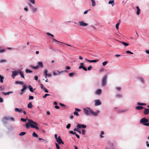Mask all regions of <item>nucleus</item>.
Returning <instances> with one entry per match:
<instances>
[{
    "label": "nucleus",
    "instance_id": "nucleus-8",
    "mask_svg": "<svg viewBox=\"0 0 149 149\" xmlns=\"http://www.w3.org/2000/svg\"><path fill=\"white\" fill-rule=\"evenodd\" d=\"M100 112V111L99 110H97L96 112H95L92 110V112H91V115H92L94 116H97Z\"/></svg>",
    "mask_w": 149,
    "mask_h": 149
},
{
    "label": "nucleus",
    "instance_id": "nucleus-37",
    "mask_svg": "<svg viewBox=\"0 0 149 149\" xmlns=\"http://www.w3.org/2000/svg\"><path fill=\"white\" fill-rule=\"evenodd\" d=\"M3 79L4 77H1V78H0V82L1 83H3Z\"/></svg>",
    "mask_w": 149,
    "mask_h": 149
},
{
    "label": "nucleus",
    "instance_id": "nucleus-7",
    "mask_svg": "<svg viewBox=\"0 0 149 149\" xmlns=\"http://www.w3.org/2000/svg\"><path fill=\"white\" fill-rule=\"evenodd\" d=\"M12 77L14 79L15 76L18 74H19V71L18 72L16 71H12Z\"/></svg>",
    "mask_w": 149,
    "mask_h": 149
},
{
    "label": "nucleus",
    "instance_id": "nucleus-59",
    "mask_svg": "<svg viewBox=\"0 0 149 149\" xmlns=\"http://www.w3.org/2000/svg\"><path fill=\"white\" fill-rule=\"evenodd\" d=\"M101 103H95V106H97L100 105L101 104Z\"/></svg>",
    "mask_w": 149,
    "mask_h": 149
},
{
    "label": "nucleus",
    "instance_id": "nucleus-50",
    "mask_svg": "<svg viewBox=\"0 0 149 149\" xmlns=\"http://www.w3.org/2000/svg\"><path fill=\"white\" fill-rule=\"evenodd\" d=\"M23 88L25 90H26L27 88V86H26V85H24L23 86Z\"/></svg>",
    "mask_w": 149,
    "mask_h": 149
},
{
    "label": "nucleus",
    "instance_id": "nucleus-21",
    "mask_svg": "<svg viewBox=\"0 0 149 149\" xmlns=\"http://www.w3.org/2000/svg\"><path fill=\"white\" fill-rule=\"evenodd\" d=\"M98 61L97 60H87V61L91 63L94 62L96 63L98 62Z\"/></svg>",
    "mask_w": 149,
    "mask_h": 149
},
{
    "label": "nucleus",
    "instance_id": "nucleus-29",
    "mask_svg": "<svg viewBox=\"0 0 149 149\" xmlns=\"http://www.w3.org/2000/svg\"><path fill=\"white\" fill-rule=\"evenodd\" d=\"M25 72L26 73H31L32 72V71L28 69H26L25 70Z\"/></svg>",
    "mask_w": 149,
    "mask_h": 149
},
{
    "label": "nucleus",
    "instance_id": "nucleus-4",
    "mask_svg": "<svg viewBox=\"0 0 149 149\" xmlns=\"http://www.w3.org/2000/svg\"><path fill=\"white\" fill-rule=\"evenodd\" d=\"M107 76L106 75L104 76L102 80V86H104L106 83V80Z\"/></svg>",
    "mask_w": 149,
    "mask_h": 149
},
{
    "label": "nucleus",
    "instance_id": "nucleus-17",
    "mask_svg": "<svg viewBox=\"0 0 149 149\" xmlns=\"http://www.w3.org/2000/svg\"><path fill=\"white\" fill-rule=\"evenodd\" d=\"M145 110L144 111V114L145 115L148 114L149 113V109H145Z\"/></svg>",
    "mask_w": 149,
    "mask_h": 149
},
{
    "label": "nucleus",
    "instance_id": "nucleus-16",
    "mask_svg": "<svg viewBox=\"0 0 149 149\" xmlns=\"http://www.w3.org/2000/svg\"><path fill=\"white\" fill-rule=\"evenodd\" d=\"M143 108V107L141 106H137L136 107V109L138 110H140Z\"/></svg>",
    "mask_w": 149,
    "mask_h": 149
},
{
    "label": "nucleus",
    "instance_id": "nucleus-41",
    "mask_svg": "<svg viewBox=\"0 0 149 149\" xmlns=\"http://www.w3.org/2000/svg\"><path fill=\"white\" fill-rule=\"evenodd\" d=\"M74 115H75L77 116H79V115L78 114V113L76 111H74Z\"/></svg>",
    "mask_w": 149,
    "mask_h": 149
},
{
    "label": "nucleus",
    "instance_id": "nucleus-48",
    "mask_svg": "<svg viewBox=\"0 0 149 149\" xmlns=\"http://www.w3.org/2000/svg\"><path fill=\"white\" fill-rule=\"evenodd\" d=\"M70 126H71V125H70V124H68V125L66 126V128H67V129H69V128H70Z\"/></svg>",
    "mask_w": 149,
    "mask_h": 149
},
{
    "label": "nucleus",
    "instance_id": "nucleus-6",
    "mask_svg": "<svg viewBox=\"0 0 149 149\" xmlns=\"http://www.w3.org/2000/svg\"><path fill=\"white\" fill-rule=\"evenodd\" d=\"M79 25L81 26H86L88 25V24L84 22V21H80L78 22Z\"/></svg>",
    "mask_w": 149,
    "mask_h": 149
},
{
    "label": "nucleus",
    "instance_id": "nucleus-19",
    "mask_svg": "<svg viewBox=\"0 0 149 149\" xmlns=\"http://www.w3.org/2000/svg\"><path fill=\"white\" fill-rule=\"evenodd\" d=\"M136 8L137 10L136 14L137 15H139V14L140 13V9L139 8V6H138L136 7Z\"/></svg>",
    "mask_w": 149,
    "mask_h": 149
},
{
    "label": "nucleus",
    "instance_id": "nucleus-49",
    "mask_svg": "<svg viewBox=\"0 0 149 149\" xmlns=\"http://www.w3.org/2000/svg\"><path fill=\"white\" fill-rule=\"evenodd\" d=\"M50 95L48 94H45V95L43 96V97L44 98H45L47 96L49 95Z\"/></svg>",
    "mask_w": 149,
    "mask_h": 149
},
{
    "label": "nucleus",
    "instance_id": "nucleus-15",
    "mask_svg": "<svg viewBox=\"0 0 149 149\" xmlns=\"http://www.w3.org/2000/svg\"><path fill=\"white\" fill-rule=\"evenodd\" d=\"M15 110L16 112H18V113H21L22 112V109H19L18 108H16L15 109Z\"/></svg>",
    "mask_w": 149,
    "mask_h": 149
},
{
    "label": "nucleus",
    "instance_id": "nucleus-64",
    "mask_svg": "<svg viewBox=\"0 0 149 149\" xmlns=\"http://www.w3.org/2000/svg\"><path fill=\"white\" fill-rule=\"evenodd\" d=\"M82 69L85 71H87V69L86 68L84 67H83Z\"/></svg>",
    "mask_w": 149,
    "mask_h": 149
},
{
    "label": "nucleus",
    "instance_id": "nucleus-27",
    "mask_svg": "<svg viewBox=\"0 0 149 149\" xmlns=\"http://www.w3.org/2000/svg\"><path fill=\"white\" fill-rule=\"evenodd\" d=\"M91 1L92 2V6H95L96 4H95V1L94 0H91Z\"/></svg>",
    "mask_w": 149,
    "mask_h": 149
},
{
    "label": "nucleus",
    "instance_id": "nucleus-42",
    "mask_svg": "<svg viewBox=\"0 0 149 149\" xmlns=\"http://www.w3.org/2000/svg\"><path fill=\"white\" fill-rule=\"evenodd\" d=\"M119 23H117L116 25V28L118 30L119 29Z\"/></svg>",
    "mask_w": 149,
    "mask_h": 149
},
{
    "label": "nucleus",
    "instance_id": "nucleus-32",
    "mask_svg": "<svg viewBox=\"0 0 149 149\" xmlns=\"http://www.w3.org/2000/svg\"><path fill=\"white\" fill-rule=\"evenodd\" d=\"M48 71L47 70H44V74L45 75V78L47 77V74Z\"/></svg>",
    "mask_w": 149,
    "mask_h": 149
},
{
    "label": "nucleus",
    "instance_id": "nucleus-13",
    "mask_svg": "<svg viewBox=\"0 0 149 149\" xmlns=\"http://www.w3.org/2000/svg\"><path fill=\"white\" fill-rule=\"evenodd\" d=\"M102 93V90L101 89H98L95 92V94L97 95H100Z\"/></svg>",
    "mask_w": 149,
    "mask_h": 149
},
{
    "label": "nucleus",
    "instance_id": "nucleus-40",
    "mask_svg": "<svg viewBox=\"0 0 149 149\" xmlns=\"http://www.w3.org/2000/svg\"><path fill=\"white\" fill-rule=\"evenodd\" d=\"M26 127L27 129H29L30 128V126L29 124L27 123L26 124Z\"/></svg>",
    "mask_w": 149,
    "mask_h": 149
},
{
    "label": "nucleus",
    "instance_id": "nucleus-23",
    "mask_svg": "<svg viewBox=\"0 0 149 149\" xmlns=\"http://www.w3.org/2000/svg\"><path fill=\"white\" fill-rule=\"evenodd\" d=\"M28 88L29 89L30 91L31 92H33V88L31 85H29L28 86Z\"/></svg>",
    "mask_w": 149,
    "mask_h": 149
},
{
    "label": "nucleus",
    "instance_id": "nucleus-1",
    "mask_svg": "<svg viewBox=\"0 0 149 149\" xmlns=\"http://www.w3.org/2000/svg\"><path fill=\"white\" fill-rule=\"evenodd\" d=\"M28 124H29L31 128H35L37 130L39 129L38 127L37 126L38 123L33 121L31 119H28Z\"/></svg>",
    "mask_w": 149,
    "mask_h": 149
},
{
    "label": "nucleus",
    "instance_id": "nucleus-54",
    "mask_svg": "<svg viewBox=\"0 0 149 149\" xmlns=\"http://www.w3.org/2000/svg\"><path fill=\"white\" fill-rule=\"evenodd\" d=\"M30 2L33 4L35 3V0H29Z\"/></svg>",
    "mask_w": 149,
    "mask_h": 149
},
{
    "label": "nucleus",
    "instance_id": "nucleus-26",
    "mask_svg": "<svg viewBox=\"0 0 149 149\" xmlns=\"http://www.w3.org/2000/svg\"><path fill=\"white\" fill-rule=\"evenodd\" d=\"M12 93V92H8L7 93H5L4 92H2V94L4 95H9L10 93Z\"/></svg>",
    "mask_w": 149,
    "mask_h": 149
},
{
    "label": "nucleus",
    "instance_id": "nucleus-2",
    "mask_svg": "<svg viewBox=\"0 0 149 149\" xmlns=\"http://www.w3.org/2000/svg\"><path fill=\"white\" fill-rule=\"evenodd\" d=\"M83 110L85 114L86 115H91L92 110L89 108H84Z\"/></svg>",
    "mask_w": 149,
    "mask_h": 149
},
{
    "label": "nucleus",
    "instance_id": "nucleus-45",
    "mask_svg": "<svg viewBox=\"0 0 149 149\" xmlns=\"http://www.w3.org/2000/svg\"><path fill=\"white\" fill-rule=\"evenodd\" d=\"M56 148L57 149H60V146L57 143L55 144Z\"/></svg>",
    "mask_w": 149,
    "mask_h": 149
},
{
    "label": "nucleus",
    "instance_id": "nucleus-3",
    "mask_svg": "<svg viewBox=\"0 0 149 149\" xmlns=\"http://www.w3.org/2000/svg\"><path fill=\"white\" fill-rule=\"evenodd\" d=\"M148 121V119H146L145 118H143L140 120V123L143 125L148 126L146 124L148 123H147Z\"/></svg>",
    "mask_w": 149,
    "mask_h": 149
},
{
    "label": "nucleus",
    "instance_id": "nucleus-35",
    "mask_svg": "<svg viewBox=\"0 0 149 149\" xmlns=\"http://www.w3.org/2000/svg\"><path fill=\"white\" fill-rule=\"evenodd\" d=\"M28 108H32V104H31V103H29V104L28 105Z\"/></svg>",
    "mask_w": 149,
    "mask_h": 149
},
{
    "label": "nucleus",
    "instance_id": "nucleus-33",
    "mask_svg": "<svg viewBox=\"0 0 149 149\" xmlns=\"http://www.w3.org/2000/svg\"><path fill=\"white\" fill-rule=\"evenodd\" d=\"M26 134V133L25 132H21L19 134V135L21 136H23V135H24L25 134Z\"/></svg>",
    "mask_w": 149,
    "mask_h": 149
},
{
    "label": "nucleus",
    "instance_id": "nucleus-51",
    "mask_svg": "<svg viewBox=\"0 0 149 149\" xmlns=\"http://www.w3.org/2000/svg\"><path fill=\"white\" fill-rule=\"evenodd\" d=\"M38 139H39V140H42L43 141H45V142H46L47 143H48V142H47V141H46V140H45V139H41V138H38Z\"/></svg>",
    "mask_w": 149,
    "mask_h": 149
},
{
    "label": "nucleus",
    "instance_id": "nucleus-56",
    "mask_svg": "<svg viewBox=\"0 0 149 149\" xmlns=\"http://www.w3.org/2000/svg\"><path fill=\"white\" fill-rule=\"evenodd\" d=\"M126 52L128 53H130V54H133L132 52H130L129 51H126Z\"/></svg>",
    "mask_w": 149,
    "mask_h": 149
},
{
    "label": "nucleus",
    "instance_id": "nucleus-5",
    "mask_svg": "<svg viewBox=\"0 0 149 149\" xmlns=\"http://www.w3.org/2000/svg\"><path fill=\"white\" fill-rule=\"evenodd\" d=\"M56 141H57L59 145H60L61 144H63L64 143V142L62 141L61 138L60 136H58V139L56 140Z\"/></svg>",
    "mask_w": 149,
    "mask_h": 149
},
{
    "label": "nucleus",
    "instance_id": "nucleus-18",
    "mask_svg": "<svg viewBox=\"0 0 149 149\" xmlns=\"http://www.w3.org/2000/svg\"><path fill=\"white\" fill-rule=\"evenodd\" d=\"M108 4H111L112 5V6H113L114 4V1L110 0L108 2Z\"/></svg>",
    "mask_w": 149,
    "mask_h": 149
},
{
    "label": "nucleus",
    "instance_id": "nucleus-39",
    "mask_svg": "<svg viewBox=\"0 0 149 149\" xmlns=\"http://www.w3.org/2000/svg\"><path fill=\"white\" fill-rule=\"evenodd\" d=\"M6 62V60L5 59H2L0 61V63H3Z\"/></svg>",
    "mask_w": 149,
    "mask_h": 149
},
{
    "label": "nucleus",
    "instance_id": "nucleus-14",
    "mask_svg": "<svg viewBox=\"0 0 149 149\" xmlns=\"http://www.w3.org/2000/svg\"><path fill=\"white\" fill-rule=\"evenodd\" d=\"M52 39L53 40H54V41H56V42H57L58 43H63V44H65L66 45H68V46H70V47H71L72 46L70 45H69V44H65L63 42H60L58 41L57 40H56L54 38H52Z\"/></svg>",
    "mask_w": 149,
    "mask_h": 149
},
{
    "label": "nucleus",
    "instance_id": "nucleus-22",
    "mask_svg": "<svg viewBox=\"0 0 149 149\" xmlns=\"http://www.w3.org/2000/svg\"><path fill=\"white\" fill-rule=\"evenodd\" d=\"M15 83L16 84H19L21 85H23V82L21 81H17L15 82Z\"/></svg>",
    "mask_w": 149,
    "mask_h": 149
},
{
    "label": "nucleus",
    "instance_id": "nucleus-58",
    "mask_svg": "<svg viewBox=\"0 0 149 149\" xmlns=\"http://www.w3.org/2000/svg\"><path fill=\"white\" fill-rule=\"evenodd\" d=\"M75 110L76 111H81V110L77 108H75Z\"/></svg>",
    "mask_w": 149,
    "mask_h": 149
},
{
    "label": "nucleus",
    "instance_id": "nucleus-31",
    "mask_svg": "<svg viewBox=\"0 0 149 149\" xmlns=\"http://www.w3.org/2000/svg\"><path fill=\"white\" fill-rule=\"evenodd\" d=\"M74 73H71L69 74V76L70 77H72L73 76L75 75Z\"/></svg>",
    "mask_w": 149,
    "mask_h": 149
},
{
    "label": "nucleus",
    "instance_id": "nucleus-62",
    "mask_svg": "<svg viewBox=\"0 0 149 149\" xmlns=\"http://www.w3.org/2000/svg\"><path fill=\"white\" fill-rule=\"evenodd\" d=\"M33 99V97L32 96H29V100Z\"/></svg>",
    "mask_w": 149,
    "mask_h": 149
},
{
    "label": "nucleus",
    "instance_id": "nucleus-60",
    "mask_svg": "<svg viewBox=\"0 0 149 149\" xmlns=\"http://www.w3.org/2000/svg\"><path fill=\"white\" fill-rule=\"evenodd\" d=\"M89 10H90V9H89V10H86L84 12V14H86L87 13H88V12L89 11Z\"/></svg>",
    "mask_w": 149,
    "mask_h": 149
},
{
    "label": "nucleus",
    "instance_id": "nucleus-24",
    "mask_svg": "<svg viewBox=\"0 0 149 149\" xmlns=\"http://www.w3.org/2000/svg\"><path fill=\"white\" fill-rule=\"evenodd\" d=\"M19 73L20 74L21 77L23 78H24V76L23 73L21 71H19Z\"/></svg>",
    "mask_w": 149,
    "mask_h": 149
},
{
    "label": "nucleus",
    "instance_id": "nucleus-11",
    "mask_svg": "<svg viewBox=\"0 0 149 149\" xmlns=\"http://www.w3.org/2000/svg\"><path fill=\"white\" fill-rule=\"evenodd\" d=\"M77 127H79V129L81 128H85L86 127V126L84 124H78L77 125Z\"/></svg>",
    "mask_w": 149,
    "mask_h": 149
},
{
    "label": "nucleus",
    "instance_id": "nucleus-25",
    "mask_svg": "<svg viewBox=\"0 0 149 149\" xmlns=\"http://www.w3.org/2000/svg\"><path fill=\"white\" fill-rule=\"evenodd\" d=\"M32 135L35 137L38 138V135L35 132H33V133Z\"/></svg>",
    "mask_w": 149,
    "mask_h": 149
},
{
    "label": "nucleus",
    "instance_id": "nucleus-55",
    "mask_svg": "<svg viewBox=\"0 0 149 149\" xmlns=\"http://www.w3.org/2000/svg\"><path fill=\"white\" fill-rule=\"evenodd\" d=\"M69 133L70 134H76L75 132H74L72 131H70Z\"/></svg>",
    "mask_w": 149,
    "mask_h": 149
},
{
    "label": "nucleus",
    "instance_id": "nucleus-28",
    "mask_svg": "<svg viewBox=\"0 0 149 149\" xmlns=\"http://www.w3.org/2000/svg\"><path fill=\"white\" fill-rule=\"evenodd\" d=\"M104 132L103 131H101L100 134V137L101 138H103L104 137V136H103L102 135L104 134Z\"/></svg>",
    "mask_w": 149,
    "mask_h": 149
},
{
    "label": "nucleus",
    "instance_id": "nucleus-9",
    "mask_svg": "<svg viewBox=\"0 0 149 149\" xmlns=\"http://www.w3.org/2000/svg\"><path fill=\"white\" fill-rule=\"evenodd\" d=\"M56 71L58 73H56V72L54 71L53 72V74L54 75H58L60 74L61 73H62L63 72H66L67 71L66 70H64L59 72L57 70Z\"/></svg>",
    "mask_w": 149,
    "mask_h": 149
},
{
    "label": "nucleus",
    "instance_id": "nucleus-12",
    "mask_svg": "<svg viewBox=\"0 0 149 149\" xmlns=\"http://www.w3.org/2000/svg\"><path fill=\"white\" fill-rule=\"evenodd\" d=\"M8 120H9V117H5L3 118L2 121L3 123H6V121Z\"/></svg>",
    "mask_w": 149,
    "mask_h": 149
},
{
    "label": "nucleus",
    "instance_id": "nucleus-20",
    "mask_svg": "<svg viewBox=\"0 0 149 149\" xmlns=\"http://www.w3.org/2000/svg\"><path fill=\"white\" fill-rule=\"evenodd\" d=\"M38 65L39 66V67H40L41 68H42L43 67V65L42 63V62H39L38 63Z\"/></svg>",
    "mask_w": 149,
    "mask_h": 149
},
{
    "label": "nucleus",
    "instance_id": "nucleus-46",
    "mask_svg": "<svg viewBox=\"0 0 149 149\" xmlns=\"http://www.w3.org/2000/svg\"><path fill=\"white\" fill-rule=\"evenodd\" d=\"M85 132L86 130H85L83 129L82 130V133L83 135H84L85 134Z\"/></svg>",
    "mask_w": 149,
    "mask_h": 149
},
{
    "label": "nucleus",
    "instance_id": "nucleus-52",
    "mask_svg": "<svg viewBox=\"0 0 149 149\" xmlns=\"http://www.w3.org/2000/svg\"><path fill=\"white\" fill-rule=\"evenodd\" d=\"M77 128H74V131H77H77H78V129H79V127H77Z\"/></svg>",
    "mask_w": 149,
    "mask_h": 149
},
{
    "label": "nucleus",
    "instance_id": "nucleus-61",
    "mask_svg": "<svg viewBox=\"0 0 149 149\" xmlns=\"http://www.w3.org/2000/svg\"><path fill=\"white\" fill-rule=\"evenodd\" d=\"M9 120L14 121V118L13 117H9Z\"/></svg>",
    "mask_w": 149,
    "mask_h": 149
},
{
    "label": "nucleus",
    "instance_id": "nucleus-38",
    "mask_svg": "<svg viewBox=\"0 0 149 149\" xmlns=\"http://www.w3.org/2000/svg\"><path fill=\"white\" fill-rule=\"evenodd\" d=\"M31 67L33 68L36 69H38L39 68V66L38 65H37L36 66H32Z\"/></svg>",
    "mask_w": 149,
    "mask_h": 149
},
{
    "label": "nucleus",
    "instance_id": "nucleus-53",
    "mask_svg": "<svg viewBox=\"0 0 149 149\" xmlns=\"http://www.w3.org/2000/svg\"><path fill=\"white\" fill-rule=\"evenodd\" d=\"M92 68V66H90L88 68V70H90Z\"/></svg>",
    "mask_w": 149,
    "mask_h": 149
},
{
    "label": "nucleus",
    "instance_id": "nucleus-36",
    "mask_svg": "<svg viewBox=\"0 0 149 149\" xmlns=\"http://www.w3.org/2000/svg\"><path fill=\"white\" fill-rule=\"evenodd\" d=\"M59 104H60V106L63 107L64 108H66V106L64 104H63L62 103H59Z\"/></svg>",
    "mask_w": 149,
    "mask_h": 149
},
{
    "label": "nucleus",
    "instance_id": "nucleus-30",
    "mask_svg": "<svg viewBox=\"0 0 149 149\" xmlns=\"http://www.w3.org/2000/svg\"><path fill=\"white\" fill-rule=\"evenodd\" d=\"M121 42L123 45H124L125 46H127L128 45L127 43L124 42Z\"/></svg>",
    "mask_w": 149,
    "mask_h": 149
},
{
    "label": "nucleus",
    "instance_id": "nucleus-43",
    "mask_svg": "<svg viewBox=\"0 0 149 149\" xmlns=\"http://www.w3.org/2000/svg\"><path fill=\"white\" fill-rule=\"evenodd\" d=\"M107 61H105L102 63V65L103 66H105L107 64Z\"/></svg>",
    "mask_w": 149,
    "mask_h": 149
},
{
    "label": "nucleus",
    "instance_id": "nucleus-47",
    "mask_svg": "<svg viewBox=\"0 0 149 149\" xmlns=\"http://www.w3.org/2000/svg\"><path fill=\"white\" fill-rule=\"evenodd\" d=\"M20 120L24 122H25L26 121V120L25 119H24L23 118H21L20 119Z\"/></svg>",
    "mask_w": 149,
    "mask_h": 149
},
{
    "label": "nucleus",
    "instance_id": "nucleus-44",
    "mask_svg": "<svg viewBox=\"0 0 149 149\" xmlns=\"http://www.w3.org/2000/svg\"><path fill=\"white\" fill-rule=\"evenodd\" d=\"M138 105H145L146 104L145 103H138Z\"/></svg>",
    "mask_w": 149,
    "mask_h": 149
},
{
    "label": "nucleus",
    "instance_id": "nucleus-34",
    "mask_svg": "<svg viewBox=\"0 0 149 149\" xmlns=\"http://www.w3.org/2000/svg\"><path fill=\"white\" fill-rule=\"evenodd\" d=\"M40 87L41 88V89H43V90H44L45 88L43 85H42V84L41 83H40Z\"/></svg>",
    "mask_w": 149,
    "mask_h": 149
},
{
    "label": "nucleus",
    "instance_id": "nucleus-10",
    "mask_svg": "<svg viewBox=\"0 0 149 149\" xmlns=\"http://www.w3.org/2000/svg\"><path fill=\"white\" fill-rule=\"evenodd\" d=\"M29 5L31 8L32 11L33 12H35L37 10V8H34L30 3H29Z\"/></svg>",
    "mask_w": 149,
    "mask_h": 149
},
{
    "label": "nucleus",
    "instance_id": "nucleus-57",
    "mask_svg": "<svg viewBox=\"0 0 149 149\" xmlns=\"http://www.w3.org/2000/svg\"><path fill=\"white\" fill-rule=\"evenodd\" d=\"M24 91L25 90L23 88H22V90H21V94H22L23 93H24Z\"/></svg>",
    "mask_w": 149,
    "mask_h": 149
},
{
    "label": "nucleus",
    "instance_id": "nucleus-63",
    "mask_svg": "<svg viewBox=\"0 0 149 149\" xmlns=\"http://www.w3.org/2000/svg\"><path fill=\"white\" fill-rule=\"evenodd\" d=\"M47 35H48L49 36H51L52 37H54V36L53 35H52V34H50V33H47Z\"/></svg>",
    "mask_w": 149,
    "mask_h": 149
}]
</instances>
